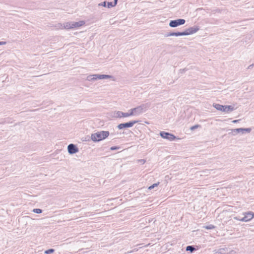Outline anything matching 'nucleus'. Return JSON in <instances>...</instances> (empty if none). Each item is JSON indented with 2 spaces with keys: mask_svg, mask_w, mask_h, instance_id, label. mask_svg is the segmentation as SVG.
Here are the masks:
<instances>
[{
  "mask_svg": "<svg viewBox=\"0 0 254 254\" xmlns=\"http://www.w3.org/2000/svg\"><path fill=\"white\" fill-rule=\"evenodd\" d=\"M55 250L53 249H49L48 250H46L45 252V254H50L51 253H53V252H54Z\"/></svg>",
  "mask_w": 254,
  "mask_h": 254,
  "instance_id": "23",
  "label": "nucleus"
},
{
  "mask_svg": "<svg viewBox=\"0 0 254 254\" xmlns=\"http://www.w3.org/2000/svg\"><path fill=\"white\" fill-rule=\"evenodd\" d=\"M87 80L90 81H94L95 80L99 79H111L113 81H115V78L114 76L106 74H93L87 76Z\"/></svg>",
  "mask_w": 254,
  "mask_h": 254,
  "instance_id": "3",
  "label": "nucleus"
},
{
  "mask_svg": "<svg viewBox=\"0 0 254 254\" xmlns=\"http://www.w3.org/2000/svg\"><path fill=\"white\" fill-rule=\"evenodd\" d=\"M239 120H234L232 121V122L233 123H238L239 122Z\"/></svg>",
  "mask_w": 254,
  "mask_h": 254,
  "instance_id": "29",
  "label": "nucleus"
},
{
  "mask_svg": "<svg viewBox=\"0 0 254 254\" xmlns=\"http://www.w3.org/2000/svg\"><path fill=\"white\" fill-rule=\"evenodd\" d=\"M140 162H141L142 164H144L145 162V161L143 159L139 160H138Z\"/></svg>",
  "mask_w": 254,
  "mask_h": 254,
  "instance_id": "28",
  "label": "nucleus"
},
{
  "mask_svg": "<svg viewBox=\"0 0 254 254\" xmlns=\"http://www.w3.org/2000/svg\"><path fill=\"white\" fill-rule=\"evenodd\" d=\"M200 127L199 125H196L195 126H192L191 127H190V130H193L194 129H196V128H197L198 127Z\"/></svg>",
  "mask_w": 254,
  "mask_h": 254,
  "instance_id": "24",
  "label": "nucleus"
},
{
  "mask_svg": "<svg viewBox=\"0 0 254 254\" xmlns=\"http://www.w3.org/2000/svg\"><path fill=\"white\" fill-rule=\"evenodd\" d=\"M181 36L180 35V32H170L168 33L165 34V37H169V36Z\"/></svg>",
  "mask_w": 254,
  "mask_h": 254,
  "instance_id": "14",
  "label": "nucleus"
},
{
  "mask_svg": "<svg viewBox=\"0 0 254 254\" xmlns=\"http://www.w3.org/2000/svg\"><path fill=\"white\" fill-rule=\"evenodd\" d=\"M203 228H204L207 230H211V229H214L215 228V226L214 225L211 224V225H209L208 226H204Z\"/></svg>",
  "mask_w": 254,
  "mask_h": 254,
  "instance_id": "19",
  "label": "nucleus"
},
{
  "mask_svg": "<svg viewBox=\"0 0 254 254\" xmlns=\"http://www.w3.org/2000/svg\"><path fill=\"white\" fill-rule=\"evenodd\" d=\"M148 107L149 106L147 104H144L135 108L131 109L129 111H131L132 116H138L145 112Z\"/></svg>",
  "mask_w": 254,
  "mask_h": 254,
  "instance_id": "2",
  "label": "nucleus"
},
{
  "mask_svg": "<svg viewBox=\"0 0 254 254\" xmlns=\"http://www.w3.org/2000/svg\"><path fill=\"white\" fill-rule=\"evenodd\" d=\"M195 250V248L192 246H188L186 248L187 251H190V252H193Z\"/></svg>",
  "mask_w": 254,
  "mask_h": 254,
  "instance_id": "17",
  "label": "nucleus"
},
{
  "mask_svg": "<svg viewBox=\"0 0 254 254\" xmlns=\"http://www.w3.org/2000/svg\"><path fill=\"white\" fill-rule=\"evenodd\" d=\"M114 0L115 4H117L118 0Z\"/></svg>",
  "mask_w": 254,
  "mask_h": 254,
  "instance_id": "32",
  "label": "nucleus"
},
{
  "mask_svg": "<svg viewBox=\"0 0 254 254\" xmlns=\"http://www.w3.org/2000/svg\"><path fill=\"white\" fill-rule=\"evenodd\" d=\"M119 147H116V146H113V147H111L110 149L112 150H116L117 149H118Z\"/></svg>",
  "mask_w": 254,
  "mask_h": 254,
  "instance_id": "26",
  "label": "nucleus"
},
{
  "mask_svg": "<svg viewBox=\"0 0 254 254\" xmlns=\"http://www.w3.org/2000/svg\"><path fill=\"white\" fill-rule=\"evenodd\" d=\"M244 215L245 216L240 219V221L247 222L252 220L254 217V213L251 211L246 212Z\"/></svg>",
  "mask_w": 254,
  "mask_h": 254,
  "instance_id": "9",
  "label": "nucleus"
},
{
  "mask_svg": "<svg viewBox=\"0 0 254 254\" xmlns=\"http://www.w3.org/2000/svg\"><path fill=\"white\" fill-rule=\"evenodd\" d=\"M251 131V129L250 128H239L234 129L232 130V132L234 133H239L241 132L242 133H245V132H250Z\"/></svg>",
  "mask_w": 254,
  "mask_h": 254,
  "instance_id": "11",
  "label": "nucleus"
},
{
  "mask_svg": "<svg viewBox=\"0 0 254 254\" xmlns=\"http://www.w3.org/2000/svg\"><path fill=\"white\" fill-rule=\"evenodd\" d=\"M186 21L184 19H178L170 21L169 26L171 27H176L179 25H183Z\"/></svg>",
  "mask_w": 254,
  "mask_h": 254,
  "instance_id": "6",
  "label": "nucleus"
},
{
  "mask_svg": "<svg viewBox=\"0 0 254 254\" xmlns=\"http://www.w3.org/2000/svg\"><path fill=\"white\" fill-rule=\"evenodd\" d=\"M160 135L162 138L168 139L170 141L174 140L176 138L173 134L165 131H161Z\"/></svg>",
  "mask_w": 254,
  "mask_h": 254,
  "instance_id": "7",
  "label": "nucleus"
},
{
  "mask_svg": "<svg viewBox=\"0 0 254 254\" xmlns=\"http://www.w3.org/2000/svg\"><path fill=\"white\" fill-rule=\"evenodd\" d=\"M106 1H104L103 2L100 3L98 4L99 6H106Z\"/></svg>",
  "mask_w": 254,
  "mask_h": 254,
  "instance_id": "25",
  "label": "nucleus"
},
{
  "mask_svg": "<svg viewBox=\"0 0 254 254\" xmlns=\"http://www.w3.org/2000/svg\"><path fill=\"white\" fill-rule=\"evenodd\" d=\"M123 112L121 111H117L114 113V117L116 118H122L123 117Z\"/></svg>",
  "mask_w": 254,
  "mask_h": 254,
  "instance_id": "15",
  "label": "nucleus"
},
{
  "mask_svg": "<svg viewBox=\"0 0 254 254\" xmlns=\"http://www.w3.org/2000/svg\"><path fill=\"white\" fill-rule=\"evenodd\" d=\"M67 151L69 154H73L78 152L79 150L75 144L71 143L67 146Z\"/></svg>",
  "mask_w": 254,
  "mask_h": 254,
  "instance_id": "10",
  "label": "nucleus"
},
{
  "mask_svg": "<svg viewBox=\"0 0 254 254\" xmlns=\"http://www.w3.org/2000/svg\"><path fill=\"white\" fill-rule=\"evenodd\" d=\"M109 134L108 131H98L91 134V139L94 142L99 141L107 138Z\"/></svg>",
  "mask_w": 254,
  "mask_h": 254,
  "instance_id": "1",
  "label": "nucleus"
},
{
  "mask_svg": "<svg viewBox=\"0 0 254 254\" xmlns=\"http://www.w3.org/2000/svg\"><path fill=\"white\" fill-rule=\"evenodd\" d=\"M116 5L117 4H115L114 2V3H113L112 2H108L107 3V7L108 8H111V7H114V6H116Z\"/></svg>",
  "mask_w": 254,
  "mask_h": 254,
  "instance_id": "20",
  "label": "nucleus"
},
{
  "mask_svg": "<svg viewBox=\"0 0 254 254\" xmlns=\"http://www.w3.org/2000/svg\"><path fill=\"white\" fill-rule=\"evenodd\" d=\"M123 117H129V116H132V114H131V111H128V112L127 113H124L123 112Z\"/></svg>",
  "mask_w": 254,
  "mask_h": 254,
  "instance_id": "18",
  "label": "nucleus"
},
{
  "mask_svg": "<svg viewBox=\"0 0 254 254\" xmlns=\"http://www.w3.org/2000/svg\"><path fill=\"white\" fill-rule=\"evenodd\" d=\"M6 44V42H3V41L0 42V45H5Z\"/></svg>",
  "mask_w": 254,
  "mask_h": 254,
  "instance_id": "27",
  "label": "nucleus"
},
{
  "mask_svg": "<svg viewBox=\"0 0 254 254\" xmlns=\"http://www.w3.org/2000/svg\"><path fill=\"white\" fill-rule=\"evenodd\" d=\"M159 184V183L153 184L152 185H151L148 187V190H151L152 189L154 188L155 187H157L158 186Z\"/></svg>",
  "mask_w": 254,
  "mask_h": 254,
  "instance_id": "22",
  "label": "nucleus"
},
{
  "mask_svg": "<svg viewBox=\"0 0 254 254\" xmlns=\"http://www.w3.org/2000/svg\"><path fill=\"white\" fill-rule=\"evenodd\" d=\"M138 122L137 121H133L129 122L120 124L118 126V128L119 129H123L124 128H127L132 127L135 124Z\"/></svg>",
  "mask_w": 254,
  "mask_h": 254,
  "instance_id": "8",
  "label": "nucleus"
},
{
  "mask_svg": "<svg viewBox=\"0 0 254 254\" xmlns=\"http://www.w3.org/2000/svg\"><path fill=\"white\" fill-rule=\"evenodd\" d=\"M213 106L216 110L226 113H230L235 109L234 107L231 105L223 106L219 104H213Z\"/></svg>",
  "mask_w": 254,
  "mask_h": 254,
  "instance_id": "4",
  "label": "nucleus"
},
{
  "mask_svg": "<svg viewBox=\"0 0 254 254\" xmlns=\"http://www.w3.org/2000/svg\"><path fill=\"white\" fill-rule=\"evenodd\" d=\"M198 26H193L187 29L185 31L180 32L181 36H187L194 34L199 30Z\"/></svg>",
  "mask_w": 254,
  "mask_h": 254,
  "instance_id": "5",
  "label": "nucleus"
},
{
  "mask_svg": "<svg viewBox=\"0 0 254 254\" xmlns=\"http://www.w3.org/2000/svg\"><path fill=\"white\" fill-rule=\"evenodd\" d=\"M85 24L84 21H80L79 22H71L72 29L80 27Z\"/></svg>",
  "mask_w": 254,
  "mask_h": 254,
  "instance_id": "12",
  "label": "nucleus"
},
{
  "mask_svg": "<svg viewBox=\"0 0 254 254\" xmlns=\"http://www.w3.org/2000/svg\"><path fill=\"white\" fill-rule=\"evenodd\" d=\"M33 212L37 214L42 213V210L41 209L35 208L33 210Z\"/></svg>",
  "mask_w": 254,
  "mask_h": 254,
  "instance_id": "21",
  "label": "nucleus"
},
{
  "mask_svg": "<svg viewBox=\"0 0 254 254\" xmlns=\"http://www.w3.org/2000/svg\"><path fill=\"white\" fill-rule=\"evenodd\" d=\"M234 219H236V220H240V219L238 217H234Z\"/></svg>",
  "mask_w": 254,
  "mask_h": 254,
  "instance_id": "30",
  "label": "nucleus"
},
{
  "mask_svg": "<svg viewBox=\"0 0 254 254\" xmlns=\"http://www.w3.org/2000/svg\"><path fill=\"white\" fill-rule=\"evenodd\" d=\"M71 22H66V23H63V29H65L66 30H68L70 29H72V25H71Z\"/></svg>",
  "mask_w": 254,
  "mask_h": 254,
  "instance_id": "13",
  "label": "nucleus"
},
{
  "mask_svg": "<svg viewBox=\"0 0 254 254\" xmlns=\"http://www.w3.org/2000/svg\"><path fill=\"white\" fill-rule=\"evenodd\" d=\"M56 30L63 29V24L59 23L53 26Z\"/></svg>",
  "mask_w": 254,
  "mask_h": 254,
  "instance_id": "16",
  "label": "nucleus"
},
{
  "mask_svg": "<svg viewBox=\"0 0 254 254\" xmlns=\"http://www.w3.org/2000/svg\"><path fill=\"white\" fill-rule=\"evenodd\" d=\"M253 65H254L253 64H251L249 66L248 68H251L253 66Z\"/></svg>",
  "mask_w": 254,
  "mask_h": 254,
  "instance_id": "31",
  "label": "nucleus"
}]
</instances>
